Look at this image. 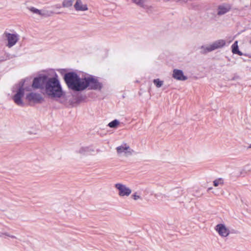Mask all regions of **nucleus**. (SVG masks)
I'll use <instances>...</instances> for the list:
<instances>
[{"label": "nucleus", "mask_w": 251, "mask_h": 251, "mask_svg": "<svg viewBox=\"0 0 251 251\" xmlns=\"http://www.w3.org/2000/svg\"><path fill=\"white\" fill-rule=\"evenodd\" d=\"M45 91L46 94L51 98H60L63 95V91L60 83L56 77L48 76Z\"/></svg>", "instance_id": "1"}, {"label": "nucleus", "mask_w": 251, "mask_h": 251, "mask_svg": "<svg viewBox=\"0 0 251 251\" xmlns=\"http://www.w3.org/2000/svg\"><path fill=\"white\" fill-rule=\"evenodd\" d=\"M63 78L69 89L74 91H82L83 78H81L74 72H69L64 74Z\"/></svg>", "instance_id": "2"}, {"label": "nucleus", "mask_w": 251, "mask_h": 251, "mask_svg": "<svg viewBox=\"0 0 251 251\" xmlns=\"http://www.w3.org/2000/svg\"><path fill=\"white\" fill-rule=\"evenodd\" d=\"M88 87L89 90H100L102 87V84L95 76L90 75L83 78L82 91Z\"/></svg>", "instance_id": "3"}, {"label": "nucleus", "mask_w": 251, "mask_h": 251, "mask_svg": "<svg viewBox=\"0 0 251 251\" xmlns=\"http://www.w3.org/2000/svg\"><path fill=\"white\" fill-rule=\"evenodd\" d=\"M225 45V40L223 39L218 40L209 46L205 47L204 46H202L201 47V53L202 54H206L207 52L212 51L216 49L221 48L224 47Z\"/></svg>", "instance_id": "4"}, {"label": "nucleus", "mask_w": 251, "mask_h": 251, "mask_svg": "<svg viewBox=\"0 0 251 251\" xmlns=\"http://www.w3.org/2000/svg\"><path fill=\"white\" fill-rule=\"evenodd\" d=\"M19 85L20 86L18 90L13 97V100L17 105L19 106H24V103L22 100V98L24 96L25 94V89L23 88L24 81L21 82Z\"/></svg>", "instance_id": "5"}, {"label": "nucleus", "mask_w": 251, "mask_h": 251, "mask_svg": "<svg viewBox=\"0 0 251 251\" xmlns=\"http://www.w3.org/2000/svg\"><path fill=\"white\" fill-rule=\"evenodd\" d=\"M47 78L48 75H40L38 76L35 77L32 84V88L34 89L45 88Z\"/></svg>", "instance_id": "6"}, {"label": "nucleus", "mask_w": 251, "mask_h": 251, "mask_svg": "<svg viewBox=\"0 0 251 251\" xmlns=\"http://www.w3.org/2000/svg\"><path fill=\"white\" fill-rule=\"evenodd\" d=\"M26 99L28 101H32L36 103H41L44 100L40 94L33 92L28 94L26 96Z\"/></svg>", "instance_id": "7"}, {"label": "nucleus", "mask_w": 251, "mask_h": 251, "mask_svg": "<svg viewBox=\"0 0 251 251\" xmlns=\"http://www.w3.org/2000/svg\"><path fill=\"white\" fill-rule=\"evenodd\" d=\"M115 187L118 190L119 195L121 197L128 196L131 193V190L124 184L117 183Z\"/></svg>", "instance_id": "8"}, {"label": "nucleus", "mask_w": 251, "mask_h": 251, "mask_svg": "<svg viewBox=\"0 0 251 251\" xmlns=\"http://www.w3.org/2000/svg\"><path fill=\"white\" fill-rule=\"evenodd\" d=\"M4 34L8 41L7 46L8 48H11L14 46L19 40V36L17 34H12L5 32Z\"/></svg>", "instance_id": "9"}, {"label": "nucleus", "mask_w": 251, "mask_h": 251, "mask_svg": "<svg viewBox=\"0 0 251 251\" xmlns=\"http://www.w3.org/2000/svg\"><path fill=\"white\" fill-rule=\"evenodd\" d=\"M215 230L222 237H227L229 234V229L224 224H220L217 225L215 227Z\"/></svg>", "instance_id": "10"}, {"label": "nucleus", "mask_w": 251, "mask_h": 251, "mask_svg": "<svg viewBox=\"0 0 251 251\" xmlns=\"http://www.w3.org/2000/svg\"><path fill=\"white\" fill-rule=\"evenodd\" d=\"M173 77L178 80H186L187 77L184 75L182 70L174 69L173 70Z\"/></svg>", "instance_id": "11"}, {"label": "nucleus", "mask_w": 251, "mask_h": 251, "mask_svg": "<svg viewBox=\"0 0 251 251\" xmlns=\"http://www.w3.org/2000/svg\"><path fill=\"white\" fill-rule=\"evenodd\" d=\"M74 7L76 11H86L88 10L87 5L83 4L81 0H76Z\"/></svg>", "instance_id": "12"}, {"label": "nucleus", "mask_w": 251, "mask_h": 251, "mask_svg": "<svg viewBox=\"0 0 251 251\" xmlns=\"http://www.w3.org/2000/svg\"><path fill=\"white\" fill-rule=\"evenodd\" d=\"M230 9L229 6L227 5H219L218 7L217 14L218 15H224L228 12Z\"/></svg>", "instance_id": "13"}, {"label": "nucleus", "mask_w": 251, "mask_h": 251, "mask_svg": "<svg viewBox=\"0 0 251 251\" xmlns=\"http://www.w3.org/2000/svg\"><path fill=\"white\" fill-rule=\"evenodd\" d=\"M183 194V190L180 187H177L172 190L171 195L174 198H178Z\"/></svg>", "instance_id": "14"}, {"label": "nucleus", "mask_w": 251, "mask_h": 251, "mask_svg": "<svg viewBox=\"0 0 251 251\" xmlns=\"http://www.w3.org/2000/svg\"><path fill=\"white\" fill-rule=\"evenodd\" d=\"M94 151V150L89 147H83L80 148L78 151V152L83 155H87L91 152H93Z\"/></svg>", "instance_id": "15"}, {"label": "nucleus", "mask_w": 251, "mask_h": 251, "mask_svg": "<svg viewBox=\"0 0 251 251\" xmlns=\"http://www.w3.org/2000/svg\"><path fill=\"white\" fill-rule=\"evenodd\" d=\"M232 52L233 54H237L239 55H242V52L239 50L238 41H236L231 46Z\"/></svg>", "instance_id": "16"}, {"label": "nucleus", "mask_w": 251, "mask_h": 251, "mask_svg": "<svg viewBox=\"0 0 251 251\" xmlns=\"http://www.w3.org/2000/svg\"><path fill=\"white\" fill-rule=\"evenodd\" d=\"M129 149V147L125 144L124 146H121L117 147L116 150L118 153H121L123 152H126L125 151Z\"/></svg>", "instance_id": "17"}, {"label": "nucleus", "mask_w": 251, "mask_h": 251, "mask_svg": "<svg viewBox=\"0 0 251 251\" xmlns=\"http://www.w3.org/2000/svg\"><path fill=\"white\" fill-rule=\"evenodd\" d=\"M54 12L50 10H41V14L40 16H44V17H50L53 15Z\"/></svg>", "instance_id": "18"}, {"label": "nucleus", "mask_w": 251, "mask_h": 251, "mask_svg": "<svg viewBox=\"0 0 251 251\" xmlns=\"http://www.w3.org/2000/svg\"><path fill=\"white\" fill-rule=\"evenodd\" d=\"M120 124V122L118 120H114L110 122L108 126L111 128H116Z\"/></svg>", "instance_id": "19"}, {"label": "nucleus", "mask_w": 251, "mask_h": 251, "mask_svg": "<svg viewBox=\"0 0 251 251\" xmlns=\"http://www.w3.org/2000/svg\"><path fill=\"white\" fill-rule=\"evenodd\" d=\"M75 0H64L62 3V6L64 7H69L73 5Z\"/></svg>", "instance_id": "20"}, {"label": "nucleus", "mask_w": 251, "mask_h": 251, "mask_svg": "<svg viewBox=\"0 0 251 251\" xmlns=\"http://www.w3.org/2000/svg\"><path fill=\"white\" fill-rule=\"evenodd\" d=\"M220 184H221V185L224 184V179L222 178H219L217 179H215L213 181V185L215 187H217Z\"/></svg>", "instance_id": "21"}, {"label": "nucleus", "mask_w": 251, "mask_h": 251, "mask_svg": "<svg viewBox=\"0 0 251 251\" xmlns=\"http://www.w3.org/2000/svg\"><path fill=\"white\" fill-rule=\"evenodd\" d=\"M153 83L157 88L161 87L163 84V81L160 80L159 79H154L153 81Z\"/></svg>", "instance_id": "22"}, {"label": "nucleus", "mask_w": 251, "mask_h": 251, "mask_svg": "<svg viewBox=\"0 0 251 251\" xmlns=\"http://www.w3.org/2000/svg\"><path fill=\"white\" fill-rule=\"evenodd\" d=\"M29 11L32 12V13L34 14H36L38 15H40L41 14V11L40 10H39L34 7H30L27 8Z\"/></svg>", "instance_id": "23"}, {"label": "nucleus", "mask_w": 251, "mask_h": 251, "mask_svg": "<svg viewBox=\"0 0 251 251\" xmlns=\"http://www.w3.org/2000/svg\"><path fill=\"white\" fill-rule=\"evenodd\" d=\"M133 2L141 7H143L144 6L143 0H133Z\"/></svg>", "instance_id": "24"}, {"label": "nucleus", "mask_w": 251, "mask_h": 251, "mask_svg": "<svg viewBox=\"0 0 251 251\" xmlns=\"http://www.w3.org/2000/svg\"><path fill=\"white\" fill-rule=\"evenodd\" d=\"M5 55V58L4 59H3V60L10 59H12L15 57V55H11L9 53H6Z\"/></svg>", "instance_id": "25"}, {"label": "nucleus", "mask_w": 251, "mask_h": 251, "mask_svg": "<svg viewBox=\"0 0 251 251\" xmlns=\"http://www.w3.org/2000/svg\"><path fill=\"white\" fill-rule=\"evenodd\" d=\"M132 197L134 200H137L138 199H140V196L137 195V193H135L134 194H133L132 195Z\"/></svg>", "instance_id": "26"}, {"label": "nucleus", "mask_w": 251, "mask_h": 251, "mask_svg": "<svg viewBox=\"0 0 251 251\" xmlns=\"http://www.w3.org/2000/svg\"><path fill=\"white\" fill-rule=\"evenodd\" d=\"M3 235H5L8 237L10 236V234L7 232H1L0 233V237H2Z\"/></svg>", "instance_id": "27"}, {"label": "nucleus", "mask_w": 251, "mask_h": 251, "mask_svg": "<svg viewBox=\"0 0 251 251\" xmlns=\"http://www.w3.org/2000/svg\"><path fill=\"white\" fill-rule=\"evenodd\" d=\"M9 237H11V238H16V237L15 236H14V235H10Z\"/></svg>", "instance_id": "28"}, {"label": "nucleus", "mask_w": 251, "mask_h": 251, "mask_svg": "<svg viewBox=\"0 0 251 251\" xmlns=\"http://www.w3.org/2000/svg\"><path fill=\"white\" fill-rule=\"evenodd\" d=\"M211 189H212V188H211H211H209L208 189V190H211Z\"/></svg>", "instance_id": "29"}, {"label": "nucleus", "mask_w": 251, "mask_h": 251, "mask_svg": "<svg viewBox=\"0 0 251 251\" xmlns=\"http://www.w3.org/2000/svg\"><path fill=\"white\" fill-rule=\"evenodd\" d=\"M250 148H251V145H250V146L249 147Z\"/></svg>", "instance_id": "30"}]
</instances>
